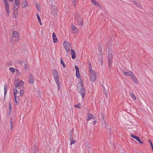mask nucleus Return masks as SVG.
Listing matches in <instances>:
<instances>
[{"label":"nucleus","instance_id":"18","mask_svg":"<svg viewBox=\"0 0 153 153\" xmlns=\"http://www.w3.org/2000/svg\"><path fill=\"white\" fill-rule=\"evenodd\" d=\"M88 118L87 119V120L88 121L89 120L91 119L94 120L95 119V118L93 116V114H91L90 113H88Z\"/></svg>","mask_w":153,"mask_h":153},{"label":"nucleus","instance_id":"3","mask_svg":"<svg viewBox=\"0 0 153 153\" xmlns=\"http://www.w3.org/2000/svg\"><path fill=\"white\" fill-rule=\"evenodd\" d=\"M74 19L77 22V24L80 26H83L84 25L82 17L79 14H75Z\"/></svg>","mask_w":153,"mask_h":153},{"label":"nucleus","instance_id":"25","mask_svg":"<svg viewBox=\"0 0 153 153\" xmlns=\"http://www.w3.org/2000/svg\"><path fill=\"white\" fill-rule=\"evenodd\" d=\"M135 139L137 141H138L140 143H141V144H143V142L139 138V137L137 136H136V138H135Z\"/></svg>","mask_w":153,"mask_h":153},{"label":"nucleus","instance_id":"23","mask_svg":"<svg viewBox=\"0 0 153 153\" xmlns=\"http://www.w3.org/2000/svg\"><path fill=\"white\" fill-rule=\"evenodd\" d=\"M76 74L77 78H80L79 69L76 70Z\"/></svg>","mask_w":153,"mask_h":153},{"label":"nucleus","instance_id":"40","mask_svg":"<svg viewBox=\"0 0 153 153\" xmlns=\"http://www.w3.org/2000/svg\"><path fill=\"white\" fill-rule=\"evenodd\" d=\"M75 107L78 108H80L81 107V105L79 103H78V104L75 105Z\"/></svg>","mask_w":153,"mask_h":153},{"label":"nucleus","instance_id":"21","mask_svg":"<svg viewBox=\"0 0 153 153\" xmlns=\"http://www.w3.org/2000/svg\"><path fill=\"white\" fill-rule=\"evenodd\" d=\"M4 99L5 98L6 95L7 94V85L6 84H5L4 85Z\"/></svg>","mask_w":153,"mask_h":153},{"label":"nucleus","instance_id":"45","mask_svg":"<svg viewBox=\"0 0 153 153\" xmlns=\"http://www.w3.org/2000/svg\"><path fill=\"white\" fill-rule=\"evenodd\" d=\"M52 36H53V37H55L56 36L55 34V33H53Z\"/></svg>","mask_w":153,"mask_h":153},{"label":"nucleus","instance_id":"49","mask_svg":"<svg viewBox=\"0 0 153 153\" xmlns=\"http://www.w3.org/2000/svg\"><path fill=\"white\" fill-rule=\"evenodd\" d=\"M133 2L134 4H137V1H133Z\"/></svg>","mask_w":153,"mask_h":153},{"label":"nucleus","instance_id":"8","mask_svg":"<svg viewBox=\"0 0 153 153\" xmlns=\"http://www.w3.org/2000/svg\"><path fill=\"white\" fill-rule=\"evenodd\" d=\"M12 33L13 37L15 38V41L18 42L19 41L20 39V38L19 37L18 33L16 30H13Z\"/></svg>","mask_w":153,"mask_h":153},{"label":"nucleus","instance_id":"26","mask_svg":"<svg viewBox=\"0 0 153 153\" xmlns=\"http://www.w3.org/2000/svg\"><path fill=\"white\" fill-rule=\"evenodd\" d=\"M99 58L98 59L99 61H100V63L101 65H102L103 64V60L102 59V55H100L99 56Z\"/></svg>","mask_w":153,"mask_h":153},{"label":"nucleus","instance_id":"37","mask_svg":"<svg viewBox=\"0 0 153 153\" xmlns=\"http://www.w3.org/2000/svg\"><path fill=\"white\" fill-rule=\"evenodd\" d=\"M9 110H12L11 105L10 102H8Z\"/></svg>","mask_w":153,"mask_h":153},{"label":"nucleus","instance_id":"14","mask_svg":"<svg viewBox=\"0 0 153 153\" xmlns=\"http://www.w3.org/2000/svg\"><path fill=\"white\" fill-rule=\"evenodd\" d=\"M123 74L126 76H131L132 75V72L130 71L125 72L124 70H123Z\"/></svg>","mask_w":153,"mask_h":153},{"label":"nucleus","instance_id":"17","mask_svg":"<svg viewBox=\"0 0 153 153\" xmlns=\"http://www.w3.org/2000/svg\"><path fill=\"white\" fill-rule=\"evenodd\" d=\"M131 76L134 82L136 84H137L138 83V81L136 78V77L133 74H132V75Z\"/></svg>","mask_w":153,"mask_h":153},{"label":"nucleus","instance_id":"60","mask_svg":"<svg viewBox=\"0 0 153 153\" xmlns=\"http://www.w3.org/2000/svg\"><path fill=\"white\" fill-rule=\"evenodd\" d=\"M137 5H139V4H137Z\"/></svg>","mask_w":153,"mask_h":153},{"label":"nucleus","instance_id":"61","mask_svg":"<svg viewBox=\"0 0 153 153\" xmlns=\"http://www.w3.org/2000/svg\"><path fill=\"white\" fill-rule=\"evenodd\" d=\"M137 5H139V4H137Z\"/></svg>","mask_w":153,"mask_h":153},{"label":"nucleus","instance_id":"38","mask_svg":"<svg viewBox=\"0 0 153 153\" xmlns=\"http://www.w3.org/2000/svg\"><path fill=\"white\" fill-rule=\"evenodd\" d=\"M9 70L11 71L13 73H14L15 72V69L14 68H13L10 67L9 68Z\"/></svg>","mask_w":153,"mask_h":153},{"label":"nucleus","instance_id":"33","mask_svg":"<svg viewBox=\"0 0 153 153\" xmlns=\"http://www.w3.org/2000/svg\"><path fill=\"white\" fill-rule=\"evenodd\" d=\"M60 63H61L63 67L64 68H65V63L63 62V61L62 60V58H60Z\"/></svg>","mask_w":153,"mask_h":153},{"label":"nucleus","instance_id":"4","mask_svg":"<svg viewBox=\"0 0 153 153\" xmlns=\"http://www.w3.org/2000/svg\"><path fill=\"white\" fill-rule=\"evenodd\" d=\"M14 85L15 87L19 89V87H20L21 88H22L23 87L24 82L22 80L17 79L15 80Z\"/></svg>","mask_w":153,"mask_h":153},{"label":"nucleus","instance_id":"12","mask_svg":"<svg viewBox=\"0 0 153 153\" xmlns=\"http://www.w3.org/2000/svg\"><path fill=\"white\" fill-rule=\"evenodd\" d=\"M72 30V32L74 33H77L79 31L78 29L75 27L74 25H72V26L71 27Z\"/></svg>","mask_w":153,"mask_h":153},{"label":"nucleus","instance_id":"35","mask_svg":"<svg viewBox=\"0 0 153 153\" xmlns=\"http://www.w3.org/2000/svg\"><path fill=\"white\" fill-rule=\"evenodd\" d=\"M14 98L16 103L17 104V101L19 100V98L18 96H17V95L14 96Z\"/></svg>","mask_w":153,"mask_h":153},{"label":"nucleus","instance_id":"34","mask_svg":"<svg viewBox=\"0 0 153 153\" xmlns=\"http://www.w3.org/2000/svg\"><path fill=\"white\" fill-rule=\"evenodd\" d=\"M53 41L54 43H56L58 41V40L57 38V37L56 36L55 37H53Z\"/></svg>","mask_w":153,"mask_h":153},{"label":"nucleus","instance_id":"50","mask_svg":"<svg viewBox=\"0 0 153 153\" xmlns=\"http://www.w3.org/2000/svg\"><path fill=\"white\" fill-rule=\"evenodd\" d=\"M89 68H91L92 67H91V65L90 63V64H89Z\"/></svg>","mask_w":153,"mask_h":153},{"label":"nucleus","instance_id":"29","mask_svg":"<svg viewBox=\"0 0 153 153\" xmlns=\"http://www.w3.org/2000/svg\"><path fill=\"white\" fill-rule=\"evenodd\" d=\"M36 16H37V18L39 22V23L41 25H42V24L41 22V18H40V17H39V16L38 13H37L36 14Z\"/></svg>","mask_w":153,"mask_h":153},{"label":"nucleus","instance_id":"5","mask_svg":"<svg viewBox=\"0 0 153 153\" xmlns=\"http://www.w3.org/2000/svg\"><path fill=\"white\" fill-rule=\"evenodd\" d=\"M111 50H109L108 51V53H109L108 55L107 56L108 58V66L111 69V66L112 64V60L113 59L112 54L111 53Z\"/></svg>","mask_w":153,"mask_h":153},{"label":"nucleus","instance_id":"46","mask_svg":"<svg viewBox=\"0 0 153 153\" xmlns=\"http://www.w3.org/2000/svg\"><path fill=\"white\" fill-rule=\"evenodd\" d=\"M103 91H104V93H107V90H105V88L104 87V89H103Z\"/></svg>","mask_w":153,"mask_h":153},{"label":"nucleus","instance_id":"39","mask_svg":"<svg viewBox=\"0 0 153 153\" xmlns=\"http://www.w3.org/2000/svg\"><path fill=\"white\" fill-rule=\"evenodd\" d=\"M24 91L23 90H21L20 92V95L21 97L23 95Z\"/></svg>","mask_w":153,"mask_h":153},{"label":"nucleus","instance_id":"24","mask_svg":"<svg viewBox=\"0 0 153 153\" xmlns=\"http://www.w3.org/2000/svg\"><path fill=\"white\" fill-rule=\"evenodd\" d=\"M73 130H71L70 131L69 133V136L70 137V140H72V138H73Z\"/></svg>","mask_w":153,"mask_h":153},{"label":"nucleus","instance_id":"56","mask_svg":"<svg viewBox=\"0 0 153 153\" xmlns=\"http://www.w3.org/2000/svg\"><path fill=\"white\" fill-rule=\"evenodd\" d=\"M13 0H9V1H10V2H11V1H13Z\"/></svg>","mask_w":153,"mask_h":153},{"label":"nucleus","instance_id":"20","mask_svg":"<svg viewBox=\"0 0 153 153\" xmlns=\"http://www.w3.org/2000/svg\"><path fill=\"white\" fill-rule=\"evenodd\" d=\"M22 5L23 7H25L27 6H28V3L27 1L26 0H24L22 4Z\"/></svg>","mask_w":153,"mask_h":153},{"label":"nucleus","instance_id":"36","mask_svg":"<svg viewBox=\"0 0 153 153\" xmlns=\"http://www.w3.org/2000/svg\"><path fill=\"white\" fill-rule=\"evenodd\" d=\"M36 4L38 10H40V5H39V4L36 3Z\"/></svg>","mask_w":153,"mask_h":153},{"label":"nucleus","instance_id":"47","mask_svg":"<svg viewBox=\"0 0 153 153\" xmlns=\"http://www.w3.org/2000/svg\"><path fill=\"white\" fill-rule=\"evenodd\" d=\"M75 68L76 70L78 69H79L78 66L76 65H75Z\"/></svg>","mask_w":153,"mask_h":153},{"label":"nucleus","instance_id":"9","mask_svg":"<svg viewBox=\"0 0 153 153\" xmlns=\"http://www.w3.org/2000/svg\"><path fill=\"white\" fill-rule=\"evenodd\" d=\"M3 1L4 3V5H5V7L6 8V10L7 13V14L8 16H9L10 12H9V5L8 4V2H7V0H3Z\"/></svg>","mask_w":153,"mask_h":153},{"label":"nucleus","instance_id":"28","mask_svg":"<svg viewBox=\"0 0 153 153\" xmlns=\"http://www.w3.org/2000/svg\"><path fill=\"white\" fill-rule=\"evenodd\" d=\"M130 95L131 97L132 98V99L134 100H136V97L135 95L133 93H130Z\"/></svg>","mask_w":153,"mask_h":153},{"label":"nucleus","instance_id":"51","mask_svg":"<svg viewBox=\"0 0 153 153\" xmlns=\"http://www.w3.org/2000/svg\"><path fill=\"white\" fill-rule=\"evenodd\" d=\"M7 117H9L10 116V114H9V113H8V114H7Z\"/></svg>","mask_w":153,"mask_h":153},{"label":"nucleus","instance_id":"15","mask_svg":"<svg viewBox=\"0 0 153 153\" xmlns=\"http://www.w3.org/2000/svg\"><path fill=\"white\" fill-rule=\"evenodd\" d=\"M71 53L72 55V58L73 59H75L76 57V53L75 51L72 49L71 50Z\"/></svg>","mask_w":153,"mask_h":153},{"label":"nucleus","instance_id":"48","mask_svg":"<svg viewBox=\"0 0 153 153\" xmlns=\"http://www.w3.org/2000/svg\"><path fill=\"white\" fill-rule=\"evenodd\" d=\"M93 123L94 124H95L96 123V121H93Z\"/></svg>","mask_w":153,"mask_h":153},{"label":"nucleus","instance_id":"1","mask_svg":"<svg viewBox=\"0 0 153 153\" xmlns=\"http://www.w3.org/2000/svg\"><path fill=\"white\" fill-rule=\"evenodd\" d=\"M80 82H79L78 84V86L77 87V89L78 90L79 93L81 95L82 98L85 97V90L82 83V80L80 78L79 79Z\"/></svg>","mask_w":153,"mask_h":153},{"label":"nucleus","instance_id":"54","mask_svg":"<svg viewBox=\"0 0 153 153\" xmlns=\"http://www.w3.org/2000/svg\"><path fill=\"white\" fill-rule=\"evenodd\" d=\"M105 96L106 97H107V93H105Z\"/></svg>","mask_w":153,"mask_h":153},{"label":"nucleus","instance_id":"31","mask_svg":"<svg viewBox=\"0 0 153 153\" xmlns=\"http://www.w3.org/2000/svg\"><path fill=\"white\" fill-rule=\"evenodd\" d=\"M19 92L17 89L15 88L14 89V96H16V94H19Z\"/></svg>","mask_w":153,"mask_h":153},{"label":"nucleus","instance_id":"52","mask_svg":"<svg viewBox=\"0 0 153 153\" xmlns=\"http://www.w3.org/2000/svg\"><path fill=\"white\" fill-rule=\"evenodd\" d=\"M11 111H12L11 110H9V112L8 113H9L10 114Z\"/></svg>","mask_w":153,"mask_h":153},{"label":"nucleus","instance_id":"6","mask_svg":"<svg viewBox=\"0 0 153 153\" xmlns=\"http://www.w3.org/2000/svg\"><path fill=\"white\" fill-rule=\"evenodd\" d=\"M54 4H53V3L51 4V9L52 10V14L54 16H56L57 15L58 10L57 7L53 5Z\"/></svg>","mask_w":153,"mask_h":153},{"label":"nucleus","instance_id":"13","mask_svg":"<svg viewBox=\"0 0 153 153\" xmlns=\"http://www.w3.org/2000/svg\"><path fill=\"white\" fill-rule=\"evenodd\" d=\"M90 79L93 82H94L96 79V76L95 74H90Z\"/></svg>","mask_w":153,"mask_h":153},{"label":"nucleus","instance_id":"22","mask_svg":"<svg viewBox=\"0 0 153 153\" xmlns=\"http://www.w3.org/2000/svg\"><path fill=\"white\" fill-rule=\"evenodd\" d=\"M19 3H20V1H19L17 0H15L14 6H16V8H18V9L19 6Z\"/></svg>","mask_w":153,"mask_h":153},{"label":"nucleus","instance_id":"27","mask_svg":"<svg viewBox=\"0 0 153 153\" xmlns=\"http://www.w3.org/2000/svg\"><path fill=\"white\" fill-rule=\"evenodd\" d=\"M10 121L11 129V130H12V129L13 128V120L12 117H11L10 119Z\"/></svg>","mask_w":153,"mask_h":153},{"label":"nucleus","instance_id":"55","mask_svg":"<svg viewBox=\"0 0 153 153\" xmlns=\"http://www.w3.org/2000/svg\"><path fill=\"white\" fill-rule=\"evenodd\" d=\"M55 1V0H51V2H53Z\"/></svg>","mask_w":153,"mask_h":153},{"label":"nucleus","instance_id":"41","mask_svg":"<svg viewBox=\"0 0 153 153\" xmlns=\"http://www.w3.org/2000/svg\"><path fill=\"white\" fill-rule=\"evenodd\" d=\"M90 73H91L90 74H95V72L92 69H91V70H90Z\"/></svg>","mask_w":153,"mask_h":153},{"label":"nucleus","instance_id":"42","mask_svg":"<svg viewBox=\"0 0 153 153\" xmlns=\"http://www.w3.org/2000/svg\"><path fill=\"white\" fill-rule=\"evenodd\" d=\"M131 137L132 138H134V139L136 138L137 136H134L133 134H131L130 135Z\"/></svg>","mask_w":153,"mask_h":153},{"label":"nucleus","instance_id":"30","mask_svg":"<svg viewBox=\"0 0 153 153\" xmlns=\"http://www.w3.org/2000/svg\"><path fill=\"white\" fill-rule=\"evenodd\" d=\"M102 48L101 47H100L98 49V53L100 54V55H101V54L102 53Z\"/></svg>","mask_w":153,"mask_h":153},{"label":"nucleus","instance_id":"16","mask_svg":"<svg viewBox=\"0 0 153 153\" xmlns=\"http://www.w3.org/2000/svg\"><path fill=\"white\" fill-rule=\"evenodd\" d=\"M38 150V146L35 145L32 149L33 153H36Z\"/></svg>","mask_w":153,"mask_h":153},{"label":"nucleus","instance_id":"10","mask_svg":"<svg viewBox=\"0 0 153 153\" xmlns=\"http://www.w3.org/2000/svg\"><path fill=\"white\" fill-rule=\"evenodd\" d=\"M29 79V82L30 84H33L34 81V78L33 76L30 74L28 76Z\"/></svg>","mask_w":153,"mask_h":153},{"label":"nucleus","instance_id":"53","mask_svg":"<svg viewBox=\"0 0 153 153\" xmlns=\"http://www.w3.org/2000/svg\"><path fill=\"white\" fill-rule=\"evenodd\" d=\"M16 70L17 72H19V70L17 69H16Z\"/></svg>","mask_w":153,"mask_h":153},{"label":"nucleus","instance_id":"19","mask_svg":"<svg viewBox=\"0 0 153 153\" xmlns=\"http://www.w3.org/2000/svg\"><path fill=\"white\" fill-rule=\"evenodd\" d=\"M92 4L95 6H99L100 8L101 6L100 4L98 2H96L95 0H91Z\"/></svg>","mask_w":153,"mask_h":153},{"label":"nucleus","instance_id":"7","mask_svg":"<svg viewBox=\"0 0 153 153\" xmlns=\"http://www.w3.org/2000/svg\"><path fill=\"white\" fill-rule=\"evenodd\" d=\"M64 47L67 52H70V49L71 47V45L70 43L68 42H65L63 43Z\"/></svg>","mask_w":153,"mask_h":153},{"label":"nucleus","instance_id":"2","mask_svg":"<svg viewBox=\"0 0 153 153\" xmlns=\"http://www.w3.org/2000/svg\"><path fill=\"white\" fill-rule=\"evenodd\" d=\"M52 74L58 86V91L59 90L60 88V82H59V76L57 71L56 69H53L52 70Z\"/></svg>","mask_w":153,"mask_h":153},{"label":"nucleus","instance_id":"44","mask_svg":"<svg viewBox=\"0 0 153 153\" xmlns=\"http://www.w3.org/2000/svg\"><path fill=\"white\" fill-rule=\"evenodd\" d=\"M25 69H27L28 68V66L27 64H25Z\"/></svg>","mask_w":153,"mask_h":153},{"label":"nucleus","instance_id":"43","mask_svg":"<svg viewBox=\"0 0 153 153\" xmlns=\"http://www.w3.org/2000/svg\"><path fill=\"white\" fill-rule=\"evenodd\" d=\"M17 62H18V63L20 65H22V64L23 63V61L21 60L17 61Z\"/></svg>","mask_w":153,"mask_h":153},{"label":"nucleus","instance_id":"32","mask_svg":"<svg viewBox=\"0 0 153 153\" xmlns=\"http://www.w3.org/2000/svg\"><path fill=\"white\" fill-rule=\"evenodd\" d=\"M70 141L71 145L74 144L76 143V141L75 140H73V138L72 140H70Z\"/></svg>","mask_w":153,"mask_h":153},{"label":"nucleus","instance_id":"11","mask_svg":"<svg viewBox=\"0 0 153 153\" xmlns=\"http://www.w3.org/2000/svg\"><path fill=\"white\" fill-rule=\"evenodd\" d=\"M16 6H14V13L13 14V17L15 18L18 15V9L16 8Z\"/></svg>","mask_w":153,"mask_h":153},{"label":"nucleus","instance_id":"59","mask_svg":"<svg viewBox=\"0 0 153 153\" xmlns=\"http://www.w3.org/2000/svg\"><path fill=\"white\" fill-rule=\"evenodd\" d=\"M123 153H125L124 152H123Z\"/></svg>","mask_w":153,"mask_h":153},{"label":"nucleus","instance_id":"57","mask_svg":"<svg viewBox=\"0 0 153 153\" xmlns=\"http://www.w3.org/2000/svg\"><path fill=\"white\" fill-rule=\"evenodd\" d=\"M108 129L110 131V132H111V131H110L111 129H110L109 128H108Z\"/></svg>","mask_w":153,"mask_h":153},{"label":"nucleus","instance_id":"58","mask_svg":"<svg viewBox=\"0 0 153 153\" xmlns=\"http://www.w3.org/2000/svg\"><path fill=\"white\" fill-rule=\"evenodd\" d=\"M89 69H90V70H91V69H91V68H89Z\"/></svg>","mask_w":153,"mask_h":153}]
</instances>
